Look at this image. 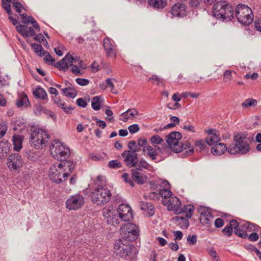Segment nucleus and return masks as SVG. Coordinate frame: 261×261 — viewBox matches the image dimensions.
Here are the masks:
<instances>
[{
    "mask_svg": "<svg viewBox=\"0 0 261 261\" xmlns=\"http://www.w3.org/2000/svg\"><path fill=\"white\" fill-rule=\"evenodd\" d=\"M147 144V139L145 138H140L137 141V145L140 147H142L143 148H146Z\"/></svg>",
    "mask_w": 261,
    "mask_h": 261,
    "instance_id": "obj_61",
    "label": "nucleus"
},
{
    "mask_svg": "<svg viewBox=\"0 0 261 261\" xmlns=\"http://www.w3.org/2000/svg\"><path fill=\"white\" fill-rule=\"evenodd\" d=\"M50 151L54 159L61 161H65L70 155L69 148L58 140H54L51 143Z\"/></svg>",
    "mask_w": 261,
    "mask_h": 261,
    "instance_id": "obj_3",
    "label": "nucleus"
},
{
    "mask_svg": "<svg viewBox=\"0 0 261 261\" xmlns=\"http://www.w3.org/2000/svg\"><path fill=\"white\" fill-rule=\"evenodd\" d=\"M16 105L18 108L28 107L30 104L27 95L22 93L20 94L16 101Z\"/></svg>",
    "mask_w": 261,
    "mask_h": 261,
    "instance_id": "obj_25",
    "label": "nucleus"
},
{
    "mask_svg": "<svg viewBox=\"0 0 261 261\" xmlns=\"http://www.w3.org/2000/svg\"><path fill=\"white\" fill-rule=\"evenodd\" d=\"M10 144L7 141L0 142V158L6 156L9 153Z\"/></svg>",
    "mask_w": 261,
    "mask_h": 261,
    "instance_id": "obj_26",
    "label": "nucleus"
},
{
    "mask_svg": "<svg viewBox=\"0 0 261 261\" xmlns=\"http://www.w3.org/2000/svg\"><path fill=\"white\" fill-rule=\"evenodd\" d=\"M246 249L250 251L253 255H256L261 260V252L254 246L251 245H246Z\"/></svg>",
    "mask_w": 261,
    "mask_h": 261,
    "instance_id": "obj_43",
    "label": "nucleus"
},
{
    "mask_svg": "<svg viewBox=\"0 0 261 261\" xmlns=\"http://www.w3.org/2000/svg\"><path fill=\"white\" fill-rule=\"evenodd\" d=\"M31 47L34 49V51L38 54L39 56H42L43 55H45L46 51L43 49L42 46L40 44L32 43Z\"/></svg>",
    "mask_w": 261,
    "mask_h": 261,
    "instance_id": "obj_42",
    "label": "nucleus"
},
{
    "mask_svg": "<svg viewBox=\"0 0 261 261\" xmlns=\"http://www.w3.org/2000/svg\"><path fill=\"white\" fill-rule=\"evenodd\" d=\"M102 97L99 96H94L92 98L91 106L93 110L98 111L100 110Z\"/></svg>",
    "mask_w": 261,
    "mask_h": 261,
    "instance_id": "obj_37",
    "label": "nucleus"
},
{
    "mask_svg": "<svg viewBox=\"0 0 261 261\" xmlns=\"http://www.w3.org/2000/svg\"><path fill=\"white\" fill-rule=\"evenodd\" d=\"M228 148L225 144L220 143L215 144L211 149V151L214 155H221L223 154Z\"/></svg>",
    "mask_w": 261,
    "mask_h": 261,
    "instance_id": "obj_24",
    "label": "nucleus"
},
{
    "mask_svg": "<svg viewBox=\"0 0 261 261\" xmlns=\"http://www.w3.org/2000/svg\"><path fill=\"white\" fill-rule=\"evenodd\" d=\"M181 213L185 214V217L187 218H190L193 213L194 207L193 205L189 204L185 206L183 208L181 207Z\"/></svg>",
    "mask_w": 261,
    "mask_h": 261,
    "instance_id": "obj_36",
    "label": "nucleus"
},
{
    "mask_svg": "<svg viewBox=\"0 0 261 261\" xmlns=\"http://www.w3.org/2000/svg\"><path fill=\"white\" fill-rule=\"evenodd\" d=\"M48 139L49 135L46 131L41 128H35L31 133L30 143L36 149H42L45 147Z\"/></svg>",
    "mask_w": 261,
    "mask_h": 261,
    "instance_id": "obj_4",
    "label": "nucleus"
},
{
    "mask_svg": "<svg viewBox=\"0 0 261 261\" xmlns=\"http://www.w3.org/2000/svg\"><path fill=\"white\" fill-rule=\"evenodd\" d=\"M75 81L77 84L82 86H87L90 83L89 80L82 78H77L76 79Z\"/></svg>",
    "mask_w": 261,
    "mask_h": 261,
    "instance_id": "obj_57",
    "label": "nucleus"
},
{
    "mask_svg": "<svg viewBox=\"0 0 261 261\" xmlns=\"http://www.w3.org/2000/svg\"><path fill=\"white\" fill-rule=\"evenodd\" d=\"M257 105V101L252 98H248L246 99V108L255 107Z\"/></svg>",
    "mask_w": 261,
    "mask_h": 261,
    "instance_id": "obj_55",
    "label": "nucleus"
},
{
    "mask_svg": "<svg viewBox=\"0 0 261 261\" xmlns=\"http://www.w3.org/2000/svg\"><path fill=\"white\" fill-rule=\"evenodd\" d=\"M187 242L191 245H195L197 243V237L196 235H189L187 237Z\"/></svg>",
    "mask_w": 261,
    "mask_h": 261,
    "instance_id": "obj_60",
    "label": "nucleus"
},
{
    "mask_svg": "<svg viewBox=\"0 0 261 261\" xmlns=\"http://www.w3.org/2000/svg\"><path fill=\"white\" fill-rule=\"evenodd\" d=\"M111 191L105 187H99L93 190L90 194L91 200L98 205H103L111 199Z\"/></svg>",
    "mask_w": 261,
    "mask_h": 261,
    "instance_id": "obj_5",
    "label": "nucleus"
},
{
    "mask_svg": "<svg viewBox=\"0 0 261 261\" xmlns=\"http://www.w3.org/2000/svg\"><path fill=\"white\" fill-rule=\"evenodd\" d=\"M232 73H235L230 70H226L223 73V81L225 83H229L232 79Z\"/></svg>",
    "mask_w": 261,
    "mask_h": 261,
    "instance_id": "obj_46",
    "label": "nucleus"
},
{
    "mask_svg": "<svg viewBox=\"0 0 261 261\" xmlns=\"http://www.w3.org/2000/svg\"><path fill=\"white\" fill-rule=\"evenodd\" d=\"M132 251L130 246L123 243L121 240H117L114 244V252L120 257L126 258Z\"/></svg>",
    "mask_w": 261,
    "mask_h": 261,
    "instance_id": "obj_10",
    "label": "nucleus"
},
{
    "mask_svg": "<svg viewBox=\"0 0 261 261\" xmlns=\"http://www.w3.org/2000/svg\"><path fill=\"white\" fill-rule=\"evenodd\" d=\"M132 176L133 180L137 181L139 184H143L146 180L143 174L139 172L138 171L135 169L132 170Z\"/></svg>",
    "mask_w": 261,
    "mask_h": 261,
    "instance_id": "obj_30",
    "label": "nucleus"
},
{
    "mask_svg": "<svg viewBox=\"0 0 261 261\" xmlns=\"http://www.w3.org/2000/svg\"><path fill=\"white\" fill-rule=\"evenodd\" d=\"M149 166V164L146 161H145L144 160H141V161H140L138 164H137V165L136 166V169L137 170L142 171L143 169H148Z\"/></svg>",
    "mask_w": 261,
    "mask_h": 261,
    "instance_id": "obj_45",
    "label": "nucleus"
},
{
    "mask_svg": "<svg viewBox=\"0 0 261 261\" xmlns=\"http://www.w3.org/2000/svg\"><path fill=\"white\" fill-rule=\"evenodd\" d=\"M245 9V5L239 4L235 10L236 16L238 21L243 25H245L244 13L242 12V15H240V10L243 11Z\"/></svg>",
    "mask_w": 261,
    "mask_h": 261,
    "instance_id": "obj_31",
    "label": "nucleus"
},
{
    "mask_svg": "<svg viewBox=\"0 0 261 261\" xmlns=\"http://www.w3.org/2000/svg\"><path fill=\"white\" fill-rule=\"evenodd\" d=\"M161 148L158 147L156 149L153 148L151 146H147L146 148H143V151L146 152L147 155L152 160L156 159L157 153L156 150H160Z\"/></svg>",
    "mask_w": 261,
    "mask_h": 261,
    "instance_id": "obj_29",
    "label": "nucleus"
},
{
    "mask_svg": "<svg viewBox=\"0 0 261 261\" xmlns=\"http://www.w3.org/2000/svg\"><path fill=\"white\" fill-rule=\"evenodd\" d=\"M139 205L142 210L146 211V215L151 216L154 214V207L151 203L147 202H141Z\"/></svg>",
    "mask_w": 261,
    "mask_h": 261,
    "instance_id": "obj_28",
    "label": "nucleus"
},
{
    "mask_svg": "<svg viewBox=\"0 0 261 261\" xmlns=\"http://www.w3.org/2000/svg\"><path fill=\"white\" fill-rule=\"evenodd\" d=\"M207 136L205 138L206 144L208 145H213L217 144L220 141V133L215 129H210L205 130Z\"/></svg>",
    "mask_w": 261,
    "mask_h": 261,
    "instance_id": "obj_16",
    "label": "nucleus"
},
{
    "mask_svg": "<svg viewBox=\"0 0 261 261\" xmlns=\"http://www.w3.org/2000/svg\"><path fill=\"white\" fill-rule=\"evenodd\" d=\"M108 166L111 169H118L122 167V164L120 162L114 160L109 162Z\"/></svg>",
    "mask_w": 261,
    "mask_h": 261,
    "instance_id": "obj_47",
    "label": "nucleus"
},
{
    "mask_svg": "<svg viewBox=\"0 0 261 261\" xmlns=\"http://www.w3.org/2000/svg\"><path fill=\"white\" fill-rule=\"evenodd\" d=\"M113 81H115V80L114 79H107L106 80V83L107 84V88L110 87L111 88L110 91L112 93L116 94L117 92L114 90L115 87Z\"/></svg>",
    "mask_w": 261,
    "mask_h": 261,
    "instance_id": "obj_51",
    "label": "nucleus"
},
{
    "mask_svg": "<svg viewBox=\"0 0 261 261\" xmlns=\"http://www.w3.org/2000/svg\"><path fill=\"white\" fill-rule=\"evenodd\" d=\"M200 221L202 225H210L213 221V217L207 210H203L200 212Z\"/></svg>",
    "mask_w": 261,
    "mask_h": 261,
    "instance_id": "obj_22",
    "label": "nucleus"
},
{
    "mask_svg": "<svg viewBox=\"0 0 261 261\" xmlns=\"http://www.w3.org/2000/svg\"><path fill=\"white\" fill-rule=\"evenodd\" d=\"M166 142L170 149L175 152H180L179 140L181 138V134L178 132H172L166 137Z\"/></svg>",
    "mask_w": 261,
    "mask_h": 261,
    "instance_id": "obj_9",
    "label": "nucleus"
},
{
    "mask_svg": "<svg viewBox=\"0 0 261 261\" xmlns=\"http://www.w3.org/2000/svg\"><path fill=\"white\" fill-rule=\"evenodd\" d=\"M20 15L21 16L22 22L24 23L31 22V20H33V17L32 16H28L25 14H21Z\"/></svg>",
    "mask_w": 261,
    "mask_h": 261,
    "instance_id": "obj_62",
    "label": "nucleus"
},
{
    "mask_svg": "<svg viewBox=\"0 0 261 261\" xmlns=\"http://www.w3.org/2000/svg\"><path fill=\"white\" fill-rule=\"evenodd\" d=\"M232 230H233L231 227L227 226L223 228L222 232L225 236L229 237L231 235L232 233Z\"/></svg>",
    "mask_w": 261,
    "mask_h": 261,
    "instance_id": "obj_63",
    "label": "nucleus"
},
{
    "mask_svg": "<svg viewBox=\"0 0 261 261\" xmlns=\"http://www.w3.org/2000/svg\"><path fill=\"white\" fill-rule=\"evenodd\" d=\"M113 207H106L102 210V216L104 221L108 224L115 226L119 223V216Z\"/></svg>",
    "mask_w": 261,
    "mask_h": 261,
    "instance_id": "obj_8",
    "label": "nucleus"
},
{
    "mask_svg": "<svg viewBox=\"0 0 261 261\" xmlns=\"http://www.w3.org/2000/svg\"><path fill=\"white\" fill-rule=\"evenodd\" d=\"M12 4H13V6L14 7L16 12L18 13H19V15H21V10H22V9H23V7L22 5V4L16 0H13L12 1Z\"/></svg>",
    "mask_w": 261,
    "mask_h": 261,
    "instance_id": "obj_53",
    "label": "nucleus"
},
{
    "mask_svg": "<svg viewBox=\"0 0 261 261\" xmlns=\"http://www.w3.org/2000/svg\"><path fill=\"white\" fill-rule=\"evenodd\" d=\"M139 115V112L136 109H129L121 114L122 118L121 120L126 122L128 119L136 117Z\"/></svg>",
    "mask_w": 261,
    "mask_h": 261,
    "instance_id": "obj_23",
    "label": "nucleus"
},
{
    "mask_svg": "<svg viewBox=\"0 0 261 261\" xmlns=\"http://www.w3.org/2000/svg\"><path fill=\"white\" fill-rule=\"evenodd\" d=\"M27 28L26 26L23 25H18L16 27V29L19 34L23 37H28V34L25 33Z\"/></svg>",
    "mask_w": 261,
    "mask_h": 261,
    "instance_id": "obj_52",
    "label": "nucleus"
},
{
    "mask_svg": "<svg viewBox=\"0 0 261 261\" xmlns=\"http://www.w3.org/2000/svg\"><path fill=\"white\" fill-rule=\"evenodd\" d=\"M33 94L35 97L43 100L45 99L47 96L46 91L41 87L37 88Z\"/></svg>",
    "mask_w": 261,
    "mask_h": 261,
    "instance_id": "obj_41",
    "label": "nucleus"
},
{
    "mask_svg": "<svg viewBox=\"0 0 261 261\" xmlns=\"http://www.w3.org/2000/svg\"><path fill=\"white\" fill-rule=\"evenodd\" d=\"M213 12L215 17L223 21H229L233 18V8L226 1H219L215 3Z\"/></svg>",
    "mask_w": 261,
    "mask_h": 261,
    "instance_id": "obj_2",
    "label": "nucleus"
},
{
    "mask_svg": "<svg viewBox=\"0 0 261 261\" xmlns=\"http://www.w3.org/2000/svg\"><path fill=\"white\" fill-rule=\"evenodd\" d=\"M44 55L45 57L44 58V60L45 62V63H47L49 65L52 66L54 65L55 66V65H56L55 63V60L52 57V56L47 52H46V54Z\"/></svg>",
    "mask_w": 261,
    "mask_h": 261,
    "instance_id": "obj_50",
    "label": "nucleus"
},
{
    "mask_svg": "<svg viewBox=\"0 0 261 261\" xmlns=\"http://www.w3.org/2000/svg\"><path fill=\"white\" fill-rule=\"evenodd\" d=\"M128 129L130 134H133L138 132L140 128L138 124H134L128 126Z\"/></svg>",
    "mask_w": 261,
    "mask_h": 261,
    "instance_id": "obj_59",
    "label": "nucleus"
},
{
    "mask_svg": "<svg viewBox=\"0 0 261 261\" xmlns=\"http://www.w3.org/2000/svg\"><path fill=\"white\" fill-rule=\"evenodd\" d=\"M179 147L181 148L180 152L185 151L187 153H191L193 151V148L188 142H186L185 143H179Z\"/></svg>",
    "mask_w": 261,
    "mask_h": 261,
    "instance_id": "obj_40",
    "label": "nucleus"
},
{
    "mask_svg": "<svg viewBox=\"0 0 261 261\" xmlns=\"http://www.w3.org/2000/svg\"><path fill=\"white\" fill-rule=\"evenodd\" d=\"M117 212L119 216V221L121 220L123 221H129L133 218L131 207L127 205L120 204L117 210Z\"/></svg>",
    "mask_w": 261,
    "mask_h": 261,
    "instance_id": "obj_12",
    "label": "nucleus"
},
{
    "mask_svg": "<svg viewBox=\"0 0 261 261\" xmlns=\"http://www.w3.org/2000/svg\"><path fill=\"white\" fill-rule=\"evenodd\" d=\"M160 196H161L162 199V203L163 205L167 204L168 202L169 199L172 197V192L167 189H162L159 191Z\"/></svg>",
    "mask_w": 261,
    "mask_h": 261,
    "instance_id": "obj_33",
    "label": "nucleus"
},
{
    "mask_svg": "<svg viewBox=\"0 0 261 261\" xmlns=\"http://www.w3.org/2000/svg\"><path fill=\"white\" fill-rule=\"evenodd\" d=\"M246 25L251 24L254 20V15L251 9L246 5Z\"/></svg>",
    "mask_w": 261,
    "mask_h": 261,
    "instance_id": "obj_38",
    "label": "nucleus"
},
{
    "mask_svg": "<svg viewBox=\"0 0 261 261\" xmlns=\"http://www.w3.org/2000/svg\"><path fill=\"white\" fill-rule=\"evenodd\" d=\"M71 66H72L71 69L72 72L76 75H82L83 71L82 70L86 68V66L83 65V61L80 60L79 57H78V60H76L75 62H73Z\"/></svg>",
    "mask_w": 261,
    "mask_h": 261,
    "instance_id": "obj_20",
    "label": "nucleus"
},
{
    "mask_svg": "<svg viewBox=\"0 0 261 261\" xmlns=\"http://www.w3.org/2000/svg\"><path fill=\"white\" fill-rule=\"evenodd\" d=\"M66 88L61 89L64 94L69 98H74L77 95V91L74 87L69 82H66Z\"/></svg>",
    "mask_w": 261,
    "mask_h": 261,
    "instance_id": "obj_21",
    "label": "nucleus"
},
{
    "mask_svg": "<svg viewBox=\"0 0 261 261\" xmlns=\"http://www.w3.org/2000/svg\"><path fill=\"white\" fill-rule=\"evenodd\" d=\"M195 146L197 149H198L199 151H202L204 150L205 147L206 146V143L205 140L196 141L195 143Z\"/></svg>",
    "mask_w": 261,
    "mask_h": 261,
    "instance_id": "obj_48",
    "label": "nucleus"
},
{
    "mask_svg": "<svg viewBox=\"0 0 261 261\" xmlns=\"http://www.w3.org/2000/svg\"><path fill=\"white\" fill-rule=\"evenodd\" d=\"M124 158V162L129 168L136 167L137 164V153L130 152L129 150H125L122 154Z\"/></svg>",
    "mask_w": 261,
    "mask_h": 261,
    "instance_id": "obj_14",
    "label": "nucleus"
},
{
    "mask_svg": "<svg viewBox=\"0 0 261 261\" xmlns=\"http://www.w3.org/2000/svg\"><path fill=\"white\" fill-rule=\"evenodd\" d=\"M7 130V126L5 122L0 121V138L3 137Z\"/></svg>",
    "mask_w": 261,
    "mask_h": 261,
    "instance_id": "obj_54",
    "label": "nucleus"
},
{
    "mask_svg": "<svg viewBox=\"0 0 261 261\" xmlns=\"http://www.w3.org/2000/svg\"><path fill=\"white\" fill-rule=\"evenodd\" d=\"M2 6L3 8L6 10L7 13L9 15H12V12L11 11V7L10 4V3H5L2 2Z\"/></svg>",
    "mask_w": 261,
    "mask_h": 261,
    "instance_id": "obj_58",
    "label": "nucleus"
},
{
    "mask_svg": "<svg viewBox=\"0 0 261 261\" xmlns=\"http://www.w3.org/2000/svg\"><path fill=\"white\" fill-rule=\"evenodd\" d=\"M76 104L79 107L82 108H85L87 106V102L82 98L77 99Z\"/></svg>",
    "mask_w": 261,
    "mask_h": 261,
    "instance_id": "obj_64",
    "label": "nucleus"
},
{
    "mask_svg": "<svg viewBox=\"0 0 261 261\" xmlns=\"http://www.w3.org/2000/svg\"><path fill=\"white\" fill-rule=\"evenodd\" d=\"M76 60H78V57H74L68 53L60 61L56 63L55 67L60 70L65 71L69 66L72 65L73 62H75Z\"/></svg>",
    "mask_w": 261,
    "mask_h": 261,
    "instance_id": "obj_13",
    "label": "nucleus"
},
{
    "mask_svg": "<svg viewBox=\"0 0 261 261\" xmlns=\"http://www.w3.org/2000/svg\"><path fill=\"white\" fill-rule=\"evenodd\" d=\"M22 137L20 135H14L13 138L14 149L19 151L22 148Z\"/></svg>",
    "mask_w": 261,
    "mask_h": 261,
    "instance_id": "obj_34",
    "label": "nucleus"
},
{
    "mask_svg": "<svg viewBox=\"0 0 261 261\" xmlns=\"http://www.w3.org/2000/svg\"><path fill=\"white\" fill-rule=\"evenodd\" d=\"M186 6L185 4L176 3L172 7L171 14L173 16L182 17L186 15Z\"/></svg>",
    "mask_w": 261,
    "mask_h": 261,
    "instance_id": "obj_19",
    "label": "nucleus"
},
{
    "mask_svg": "<svg viewBox=\"0 0 261 261\" xmlns=\"http://www.w3.org/2000/svg\"><path fill=\"white\" fill-rule=\"evenodd\" d=\"M230 154L243 153L245 149V134L237 133L233 135V142L227 147Z\"/></svg>",
    "mask_w": 261,
    "mask_h": 261,
    "instance_id": "obj_6",
    "label": "nucleus"
},
{
    "mask_svg": "<svg viewBox=\"0 0 261 261\" xmlns=\"http://www.w3.org/2000/svg\"><path fill=\"white\" fill-rule=\"evenodd\" d=\"M261 227L258 225L246 221V232L251 233L254 231H260Z\"/></svg>",
    "mask_w": 261,
    "mask_h": 261,
    "instance_id": "obj_35",
    "label": "nucleus"
},
{
    "mask_svg": "<svg viewBox=\"0 0 261 261\" xmlns=\"http://www.w3.org/2000/svg\"><path fill=\"white\" fill-rule=\"evenodd\" d=\"M7 164L10 169L17 170L21 166V157L18 154H12L9 156Z\"/></svg>",
    "mask_w": 261,
    "mask_h": 261,
    "instance_id": "obj_17",
    "label": "nucleus"
},
{
    "mask_svg": "<svg viewBox=\"0 0 261 261\" xmlns=\"http://www.w3.org/2000/svg\"><path fill=\"white\" fill-rule=\"evenodd\" d=\"M209 255L212 257L214 261H220L219 256L217 255L216 251L214 248H212L208 250Z\"/></svg>",
    "mask_w": 261,
    "mask_h": 261,
    "instance_id": "obj_56",
    "label": "nucleus"
},
{
    "mask_svg": "<svg viewBox=\"0 0 261 261\" xmlns=\"http://www.w3.org/2000/svg\"><path fill=\"white\" fill-rule=\"evenodd\" d=\"M103 46L108 57H116V51L115 46L108 37L105 38L103 41Z\"/></svg>",
    "mask_w": 261,
    "mask_h": 261,
    "instance_id": "obj_18",
    "label": "nucleus"
},
{
    "mask_svg": "<svg viewBox=\"0 0 261 261\" xmlns=\"http://www.w3.org/2000/svg\"><path fill=\"white\" fill-rule=\"evenodd\" d=\"M150 143L155 146L157 145H161L164 143V140L159 135H153L150 139Z\"/></svg>",
    "mask_w": 261,
    "mask_h": 261,
    "instance_id": "obj_44",
    "label": "nucleus"
},
{
    "mask_svg": "<svg viewBox=\"0 0 261 261\" xmlns=\"http://www.w3.org/2000/svg\"><path fill=\"white\" fill-rule=\"evenodd\" d=\"M258 232L260 233V231H254L250 233L246 232V238L248 237L250 241H256L258 239L259 236L258 234Z\"/></svg>",
    "mask_w": 261,
    "mask_h": 261,
    "instance_id": "obj_49",
    "label": "nucleus"
},
{
    "mask_svg": "<svg viewBox=\"0 0 261 261\" xmlns=\"http://www.w3.org/2000/svg\"><path fill=\"white\" fill-rule=\"evenodd\" d=\"M148 4L155 9H163L167 4L166 0H148Z\"/></svg>",
    "mask_w": 261,
    "mask_h": 261,
    "instance_id": "obj_32",
    "label": "nucleus"
},
{
    "mask_svg": "<svg viewBox=\"0 0 261 261\" xmlns=\"http://www.w3.org/2000/svg\"><path fill=\"white\" fill-rule=\"evenodd\" d=\"M85 202L84 197L80 194L71 196L66 202V206L69 210L80 208Z\"/></svg>",
    "mask_w": 261,
    "mask_h": 261,
    "instance_id": "obj_11",
    "label": "nucleus"
},
{
    "mask_svg": "<svg viewBox=\"0 0 261 261\" xmlns=\"http://www.w3.org/2000/svg\"><path fill=\"white\" fill-rule=\"evenodd\" d=\"M188 219L184 216H176L173 218L176 225L182 229H186L189 226V222Z\"/></svg>",
    "mask_w": 261,
    "mask_h": 261,
    "instance_id": "obj_27",
    "label": "nucleus"
},
{
    "mask_svg": "<svg viewBox=\"0 0 261 261\" xmlns=\"http://www.w3.org/2000/svg\"><path fill=\"white\" fill-rule=\"evenodd\" d=\"M120 231L123 238L128 241L136 240L139 235L138 227L131 223H126L122 225Z\"/></svg>",
    "mask_w": 261,
    "mask_h": 261,
    "instance_id": "obj_7",
    "label": "nucleus"
},
{
    "mask_svg": "<svg viewBox=\"0 0 261 261\" xmlns=\"http://www.w3.org/2000/svg\"><path fill=\"white\" fill-rule=\"evenodd\" d=\"M179 147L181 148L180 152L185 151L187 153H191L193 151V148L188 142H186L185 143H179Z\"/></svg>",
    "mask_w": 261,
    "mask_h": 261,
    "instance_id": "obj_39",
    "label": "nucleus"
},
{
    "mask_svg": "<svg viewBox=\"0 0 261 261\" xmlns=\"http://www.w3.org/2000/svg\"><path fill=\"white\" fill-rule=\"evenodd\" d=\"M168 202L164 205L167 206L169 211H173L176 214L181 213V203L179 199L176 196H172L168 200Z\"/></svg>",
    "mask_w": 261,
    "mask_h": 261,
    "instance_id": "obj_15",
    "label": "nucleus"
},
{
    "mask_svg": "<svg viewBox=\"0 0 261 261\" xmlns=\"http://www.w3.org/2000/svg\"><path fill=\"white\" fill-rule=\"evenodd\" d=\"M74 168V165L69 161L55 164L50 167L48 176L53 182L59 184L66 180Z\"/></svg>",
    "mask_w": 261,
    "mask_h": 261,
    "instance_id": "obj_1",
    "label": "nucleus"
}]
</instances>
